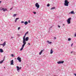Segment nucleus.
Wrapping results in <instances>:
<instances>
[{
    "instance_id": "nucleus-1",
    "label": "nucleus",
    "mask_w": 76,
    "mask_h": 76,
    "mask_svg": "<svg viewBox=\"0 0 76 76\" xmlns=\"http://www.w3.org/2000/svg\"><path fill=\"white\" fill-rule=\"evenodd\" d=\"M29 40V37H27L25 39H24V41H23V45H22V47L20 49V51H22V50H23V48L25 46V45H26V41H28Z\"/></svg>"
},
{
    "instance_id": "nucleus-2",
    "label": "nucleus",
    "mask_w": 76,
    "mask_h": 76,
    "mask_svg": "<svg viewBox=\"0 0 76 76\" xmlns=\"http://www.w3.org/2000/svg\"><path fill=\"white\" fill-rule=\"evenodd\" d=\"M69 2L67 0H65V2L64 3V5L65 6H69Z\"/></svg>"
},
{
    "instance_id": "nucleus-3",
    "label": "nucleus",
    "mask_w": 76,
    "mask_h": 76,
    "mask_svg": "<svg viewBox=\"0 0 76 76\" xmlns=\"http://www.w3.org/2000/svg\"><path fill=\"white\" fill-rule=\"evenodd\" d=\"M71 20V18H69L67 20V22L68 24H70V23L71 22V21H70Z\"/></svg>"
},
{
    "instance_id": "nucleus-4",
    "label": "nucleus",
    "mask_w": 76,
    "mask_h": 76,
    "mask_svg": "<svg viewBox=\"0 0 76 76\" xmlns=\"http://www.w3.org/2000/svg\"><path fill=\"white\" fill-rule=\"evenodd\" d=\"M36 7H37V9H38L39 7V5L38 4V3H37L35 4Z\"/></svg>"
},
{
    "instance_id": "nucleus-5",
    "label": "nucleus",
    "mask_w": 76,
    "mask_h": 76,
    "mask_svg": "<svg viewBox=\"0 0 76 76\" xmlns=\"http://www.w3.org/2000/svg\"><path fill=\"white\" fill-rule=\"evenodd\" d=\"M64 61H58V62H57V63H58V64H62L63 63H64Z\"/></svg>"
},
{
    "instance_id": "nucleus-6",
    "label": "nucleus",
    "mask_w": 76,
    "mask_h": 76,
    "mask_svg": "<svg viewBox=\"0 0 76 76\" xmlns=\"http://www.w3.org/2000/svg\"><path fill=\"white\" fill-rule=\"evenodd\" d=\"M17 60L19 61V62H21V58L19 57H18L17 58Z\"/></svg>"
},
{
    "instance_id": "nucleus-7",
    "label": "nucleus",
    "mask_w": 76,
    "mask_h": 76,
    "mask_svg": "<svg viewBox=\"0 0 76 76\" xmlns=\"http://www.w3.org/2000/svg\"><path fill=\"white\" fill-rule=\"evenodd\" d=\"M0 45H3V47H4L6 45V42H4L3 44H0Z\"/></svg>"
},
{
    "instance_id": "nucleus-8",
    "label": "nucleus",
    "mask_w": 76,
    "mask_h": 76,
    "mask_svg": "<svg viewBox=\"0 0 76 76\" xmlns=\"http://www.w3.org/2000/svg\"><path fill=\"white\" fill-rule=\"evenodd\" d=\"M44 51V49L42 50L39 53V55H41V54H42V53H43Z\"/></svg>"
},
{
    "instance_id": "nucleus-9",
    "label": "nucleus",
    "mask_w": 76,
    "mask_h": 76,
    "mask_svg": "<svg viewBox=\"0 0 76 76\" xmlns=\"http://www.w3.org/2000/svg\"><path fill=\"white\" fill-rule=\"evenodd\" d=\"M69 14H73V15H75V12H74V11H71L70 13H69Z\"/></svg>"
},
{
    "instance_id": "nucleus-10",
    "label": "nucleus",
    "mask_w": 76,
    "mask_h": 76,
    "mask_svg": "<svg viewBox=\"0 0 76 76\" xmlns=\"http://www.w3.org/2000/svg\"><path fill=\"white\" fill-rule=\"evenodd\" d=\"M47 42L48 44H52V42H49L48 40H47Z\"/></svg>"
},
{
    "instance_id": "nucleus-11",
    "label": "nucleus",
    "mask_w": 76,
    "mask_h": 76,
    "mask_svg": "<svg viewBox=\"0 0 76 76\" xmlns=\"http://www.w3.org/2000/svg\"><path fill=\"white\" fill-rule=\"evenodd\" d=\"M11 65H13V60L11 61Z\"/></svg>"
},
{
    "instance_id": "nucleus-12",
    "label": "nucleus",
    "mask_w": 76,
    "mask_h": 76,
    "mask_svg": "<svg viewBox=\"0 0 76 76\" xmlns=\"http://www.w3.org/2000/svg\"><path fill=\"white\" fill-rule=\"evenodd\" d=\"M2 10H3L4 12L7 11V9L6 8L4 9V8H3Z\"/></svg>"
},
{
    "instance_id": "nucleus-13",
    "label": "nucleus",
    "mask_w": 76,
    "mask_h": 76,
    "mask_svg": "<svg viewBox=\"0 0 76 76\" xmlns=\"http://www.w3.org/2000/svg\"><path fill=\"white\" fill-rule=\"evenodd\" d=\"M4 58L3 59V60L1 61H0V64H1L3 61H4Z\"/></svg>"
},
{
    "instance_id": "nucleus-14",
    "label": "nucleus",
    "mask_w": 76,
    "mask_h": 76,
    "mask_svg": "<svg viewBox=\"0 0 76 76\" xmlns=\"http://www.w3.org/2000/svg\"><path fill=\"white\" fill-rule=\"evenodd\" d=\"M24 23L25 25H27L28 23V22L27 21H25Z\"/></svg>"
},
{
    "instance_id": "nucleus-15",
    "label": "nucleus",
    "mask_w": 76,
    "mask_h": 76,
    "mask_svg": "<svg viewBox=\"0 0 76 76\" xmlns=\"http://www.w3.org/2000/svg\"><path fill=\"white\" fill-rule=\"evenodd\" d=\"M0 53H3V50L2 49H0Z\"/></svg>"
},
{
    "instance_id": "nucleus-16",
    "label": "nucleus",
    "mask_w": 76,
    "mask_h": 76,
    "mask_svg": "<svg viewBox=\"0 0 76 76\" xmlns=\"http://www.w3.org/2000/svg\"><path fill=\"white\" fill-rule=\"evenodd\" d=\"M53 49H51L50 51V54H53Z\"/></svg>"
},
{
    "instance_id": "nucleus-17",
    "label": "nucleus",
    "mask_w": 76,
    "mask_h": 76,
    "mask_svg": "<svg viewBox=\"0 0 76 76\" xmlns=\"http://www.w3.org/2000/svg\"><path fill=\"white\" fill-rule=\"evenodd\" d=\"M17 71H19V70H20L19 68V67L18 66H17Z\"/></svg>"
},
{
    "instance_id": "nucleus-18",
    "label": "nucleus",
    "mask_w": 76,
    "mask_h": 76,
    "mask_svg": "<svg viewBox=\"0 0 76 76\" xmlns=\"http://www.w3.org/2000/svg\"><path fill=\"white\" fill-rule=\"evenodd\" d=\"M56 9V8L55 7H53L51 8L50 9V10H53V9Z\"/></svg>"
},
{
    "instance_id": "nucleus-19",
    "label": "nucleus",
    "mask_w": 76,
    "mask_h": 76,
    "mask_svg": "<svg viewBox=\"0 0 76 76\" xmlns=\"http://www.w3.org/2000/svg\"><path fill=\"white\" fill-rule=\"evenodd\" d=\"M25 36H23V41H24V40H25Z\"/></svg>"
},
{
    "instance_id": "nucleus-20",
    "label": "nucleus",
    "mask_w": 76,
    "mask_h": 76,
    "mask_svg": "<svg viewBox=\"0 0 76 76\" xmlns=\"http://www.w3.org/2000/svg\"><path fill=\"white\" fill-rule=\"evenodd\" d=\"M68 41H71V38H69L68 39Z\"/></svg>"
},
{
    "instance_id": "nucleus-21",
    "label": "nucleus",
    "mask_w": 76,
    "mask_h": 76,
    "mask_svg": "<svg viewBox=\"0 0 76 76\" xmlns=\"http://www.w3.org/2000/svg\"><path fill=\"white\" fill-rule=\"evenodd\" d=\"M53 28V26H51L50 27H49V30H50V29H51V28Z\"/></svg>"
},
{
    "instance_id": "nucleus-22",
    "label": "nucleus",
    "mask_w": 76,
    "mask_h": 76,
    "mask_svg": "<svg viewBox=\"0 0 76 76\" xmlns=\"http://www.w3.org/2000/svg\"><path fill=\"white\" fill-rule=\"evenodd\" d=\"M49 6H50V4H48L47 5V7H49Z\"/></svg>"
},
{
    "instance_id": "nucleus-23",
    "label": "nucleus",
    "mask_w": 76,
    "mask_h": 76,
    "mask_svg": "<svg viewBox=\"0 0 76 76\" xmlns=\"http://www.w3.org/2000/svg\"><path fill=\"white\" fill-rule=\"evenodd\" d=\"M16 16V14H14V15H13V16L14 17H15Z\"/></svg>"
},
{
    "instance_id": "nucleus-24",
    "label": "nucleus",
    "mask_w": 76,
    "mask_h": 76,
    "mask_svg": "<svg viewBox=\"0 0 76 76\" xmlns=\"http://www.w3.org/2000/svg\"><path fill=\"white\" fill-rule=\"evenodd\" d=\"M33 13L34 14V15H35V14H36V12H33Z\"/></svg>"
},
{
    "instance_id": "nucleus-25",
    "label": "nucleus",
    "mask_w": 76,
    "mask_h": 76,
    "mask_svg": "<svg viewBox=\"0 0 76 76\" xmlns=\"http://www.w3.org/2000/svg\"><path fill=\"white\" fill-rule=\"evenodd\" d=\"M0 10H1V11L2 10H3V8H2V7L1 8H0Z\"/></svg>"
},
{
    "instance_id": "nucleus-26",
    "label": "nucleus",
    "mask_w": 76,
    "mask_h": 76,
    "mask_svg": "<svg viewBox=\"0 0 76 76\" xmlns=\"http://www.w3.org/2000/svg\"><path fill=\"white\" fill-rule=\"evenodd\" d=\"M11 56H12V57H13L14 56V55H13V54H11Z\"/></svg>"
},
{
    "instance_id": "nucleus-27",
    "label": "nucleus",
    "mask_w": 76,
    "mask_h": 76,
    "mask_svg": "<svg viewBox=\"0 0 76 76\" xmlns=\"http://www.w3.org/2000/svg\"><path fill=\"white\" fill-rule=\"evenodd\" d=\"M28 32H29L28 31H27L25 34L26 35V34H28Z\"/></svg>"
},
{
    "instance_id": "nucleus-28",
    "label": "nucleus",
    "mask_w": 76,
    "mask_h": 76,
    "mask_svg": "<svg viewBox=\"0 0 76 76\" xmlns=\"http://www.w3.org/2000/svg\"><path fill=\"white\" fill-rule=\"evenodd\" d=\"M21 23H24V21H22L21 22Z\"/></svg>"
},
{
    "instance_id": "nucleus-29",
    "label": "nucleus",
    "mask_w": 76,
    "mask_h": 76,
    "mask_svg": "<svg viewBox=\"0 0 76 76\" xmlns=\"http://www.w3.org/2000/svg\"><path fill=\"white\" fill-rule=\"evenodd\" d=\"M20 27H19L18 28V30H19V29H20Z\"/></svg>"
},
{
    "instance_id": "nucleus-30",
    "label": "nucleus",
    "mask_w": 76,
    "mask_h": 76,
    "mask_svg": "<svg viewBox=\"0 0 76 76\" xmlns=\"http://www.w3.org/2000/svg\"><path fill=\"white\" fill-rule=\"evenodd\" d=\"M28 23H31V21H30V20H28Z\"/></svg>"
},
{
    "instance_id": "nucleus-31",
    "label": "nucleus",
    "mask_w": 76,
    "mask_h": 76,
    "mask_svg": "<svg viewBox=\"0 0 76 76\" xmlns=\"http://www.w3.org/2000/svg\"><path fill=\"white\" fill-rule=\"evenodd\" d=\"M16 20H18V19H19V18H17L16 19Z\"/></svg>"
},
{
    "instance_id": "nucleus-32",
    "label": "nucleus",
    "mask_w": 76,
    "mask_h": 76,
    "mask_svg": "<svg viewBox=\"0 0 76 76\" xmlns=\"http://www.w3.org/2000/svg\"><path fill=\"white\" fill-rule=\"evenodd\" d=\"M18 36L19 37H20V34H18Z\"/></svg>"
},
{
    "instance_id": "nucleus-33",
    "label": "nucleus",
    "mask_w": 76,
    "mask_h": 76,
    "mask_svg": "<svg viewBox=\"0 0 76 76\" xmlns=\"http://www.w3.org/2000/svg\"><path fill=\"white\" fill-rule=\"evenodd\" d=\"M28 45H31V44H30V43H28Z\"/></svg>"
},
{
    "instance_id": "nucleus-34",
    "label": "nucleus",
    "mask_w": 76,
    "mask_h": 76,
    "mask_svg": "<svg viewBox=\"0 0 76 76\" xmlns=\"http://www.w3.org/2000/svg\"><path fill=\"white\" fill-rule=\"evenodd\" d=\"M74 75H75V76H76V74L74 73Z\"/></svg>"
},
{
    "instance_id": "nucleus-35",
    "label": "nucleus",
    "mask_w": 76,
    "mask_h": 76,
    "mask_svg": "<svg viewBox=\"0 0 76 76\" xmlns=\"http://www.w3.org/2000/svg\"><path fill=\"white\" fill-rule=\"evenodd\" d=\"M75 37H76V33H75Z\"/></svg>"
},
{
    "instance_id": "nucleus-36",
    "label": "nucleus",
    "mask_w": 76,
    "mask_h": 76,
    "mask_svg": "<svg viewBox=\"0 0 76 76\" xmlns=\"http://www.w3.org/2000/svg\"><path fill=\"white\" fill-rule=\"evenodd\" d=\"M54 39H56V37H54Z\"/></svg>"
},
{
    "instance_id": "nucleus-37",
    "label": "nucleus",
    "mask_w": 76,
    "mask_h": 76,
    "mask_svg": "<svg viewBox=\"0 0 76 76\" xmlns=\"http://www.w3.org/2000/svg\"><path fill=\"white\" fill-rule=\"evenodd\" d=\"M16 21H17V20H16V19H15V22H16Z\"/></svg>"
},
{
    "instance_id": "nucleus-38",
    "label": "nucleus",
    "mask_w": 76,
    "mask_h": 76,
    "mask_svg": "<svg viewBox=\"0 0 76 76\" xmlns=\"http://www.w3.org/2000/svg\"><path fill=\"white\" fill-rule=\"evenodd\" d=\"M13 9V7H12V8H10V10H12Z\"/></svg>"
},
{
    "instance_id": "nucleus-39",
    "label": "nucleus",
    "mask_w": 76,
    "mask_h": 76,
    "mask_svg": "<svg viewBox=\"0 0 76 76\" xmlns=\"http://www.w3.org/2000/svg\"><path fill=\"white\" fill-rule=\"evenodd\" d=\"M58 26V28H60V26Z\"/></svg>"
},
{
    "instance_id": "nucleus-40",
    "label": "nucleus",
    "mask_w": 76,
    "mask_h": 76,
    "mask_svg": "<svg viewBox=\"0 0 76 76\" xmlns=\"http://www.w3.org/2000/svg\"><path fill=\"white\" fill-rule=\"evenodd\" d=\"M26 34H25V35H24V37H26Z\"/></svg>"
},
{
    "instance_id": "nucleus-41",
    "label": "nucleus",
    "mask_w": 76,
    "mask_h": 76,
    "mask_svg": "<svg viewBox=\"0 0 76 76\" xmlns=\"http://www.w3.org/2000/svg\"><path fill=\"white\" fill-rule=\"evenodd\" d=\"M19 69H20V70H21V67H20V68L19 67Z\"/></svg>"
},
{
    "instance_id": "nucleus-42",
    "label": "nucleus",
    "mask_w": 76,
    "mask_h": 76,
    "mask_svg": "<svg viewBox=\"0 0 76 76\" xmlns=\"http://www.w3.org/2000/svg\"><path fill=\"white\" fill-rule=\"evenodd\" d=\"M63 26H64V24H63Z\"/></svg>"
},
{
    "instance_id": "nucleus-43",
    "label": "nucleus",
    "mask_w": 76,
    "mask_h": 76,
    "mask_svg": "<svg viewBox=\"0 0 76 76\" xmlns=\"http://www.w3.org/2000/svg\"><path fill=\"white\" fill-rule=\"evenodd\" d=\"M72 45H73V44H71V46H72Z\"/></svg>"
},
{
    "instance_id": "nucleus-44",
    "label": "nucleus",
    "mask_w": 76,
    "mask_h": 76,
    "mask_svg": "<svg viewBox=\"0 0 76 76\" xmlns=\"http://www.w3.org/2000/svg\"><path fill=\"white\" fill-rule=\"evenodd\" d=\"M1 3V1H0V3Z\"/></svg>"
},
{
    "instance_id": "nucleus-45",
    "label": "nucleus",
    "mask_w": 76,
    "mask_h": 76,
    "mask_svg": "<svg viewBox=\"0 0 76 76\" xmlns=\"http://www.w3.org/2000/svg\"><path fill=\"white\" fill-rule=\"evenodd\" d=\"M71 53H73V52H72V51L71 52Z\"/></svg>"
},
{
    "instance_id": "nucleus-46",
    "label": "nucleus",
    "mask_w": 76,
    "mask_h": 76,
    "mask_svg": "<svg viewBox=\"0 0 76 76\" xmlns=\"http://www.w3.org/2000/svg\"><path fill=\"white\" fill-rule=\"evenodd\" d=\"M12 38H13V37H11V39H12Z\"/></svg>"
},
{
    "instance_id": "nucleus-47",
    "label": "nucleus",
    "mask_w": 76,
    "mask_h": 76,
    "mask_svg": "<svg viewBox=\"0 0 76 76\" xmlns=\"http://www.w3.org/2000/svg\"><path fill=\"white\" fill-rule=\"evenodd\" d=\"M1 41H3V40H2V39H1Z\"/></svg>"
},
{
    "instance_id": "nucleus-48",
    "label": "nucleus",
    "mask_w": 76,
    "mask_h": 76,
    "mask_svg": "<svg viewBox=\"0 0 76 76\" xmlns=\"http://www.w3.org/2000/svg\"><path fill=\"white\" fill-rule=\"evenodd\" d=\"M48 32H50V30Z\"/></svg>"
},
{
    "instance_id": "nucleus-49",
    "label": "nucleus",
    "mask_w": 76,
    "mask_h": 76,
    "mask_svg": "<svg viewBox=\"0 0 76 76\" xmlns=\"http://www.w3.org/2000/svg\"><path fill=\"white\" fill-rule=\"evenodd\" d=\"M5 67H4V68L5 69Z\"/></svg>"
},
{
    "instance_id": "nucleus-50",
    "label": "nucleus",
    "mask_w": 76,
    "mask_h": 76,
    "mask_svg": "<svg viewBox=\"0 0 76 76\" xmlns=\"http://www.w3.org/2000/svg\"><path fill=\"white\" fill-rule=\"evenodd\" d=\"M5 57V56H4V58Z\"/></svg>"
}]
</instances>
